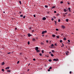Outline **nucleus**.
<instances>
[{"mask_svg":"<svg viewBox=\"0 0 74 74\" xmlns=\"http://www.w3.org/2000/svg\"><path fill=\"white\" fill-rule=\"evenodd\" d=\"M54 22H55V23H56V21H55Z\"/></svg>","mask_w":74,"mask_h":74,"instance_id":"obj_62","label":"nucleus"},{"mask_svg":"<svg viewBox=\"0 0 74 74\" xmlns=\"http://www.w3.org/2000/svg\"><path fill=\"white\" fill-rule=\"evenodd\" d=\"M51 47H54V45L52 44L50 46Z\"/></svg>","mask_w":74,"mask_h":74,"instance_id":"obj_10","label":"nucleus"},{"mask_svg":"<svg viewBox=\"0 0 74 74\" xmlns=\"http://www.w3.org/2000/svg\"><path fill=\"white\" fill-rule=\"evenodd\" d=\"M63 40H64V41H66V40H67V39H66V38H63Z\"/></svg>","mask_w":74,"mask_h":74,"instance_id":"obj_16","label":"nucleus"},{"mask_svg":"<svg viewBox=\"0 0 74 74\" xmlns=\"http://www.w3.org/2000/svg\"><path fill=\"white\" fill-rule=\"evenodd\" d=\"M54 13H56V11H54Z\"/></svg>","mask_w":74,"mask_h":74,"instance_id":"obj_47","label":"nucleus"},{"mask_svg":"<svg viewBox=\"0 0 74 74\" xmlns=\"http://www.w3.org/2000/svg\"><path fill=\"white\" fill-rule=\"evenodd\" d=\"M35 39H36V40H37V39H38V37H36Z\"/></svg>","mask_w":74,"mask_h":74,"instance_id":"obj_46","label":"nucleus"},{"mask_svg":"<svg viewBox=\"0 0 74 74\" xmlns=\"http://www.w3.org/2000/svg\"><path fill=\"white\" fill-rule=\"evenodd\" d=\"M56 31H58V30H59V29H56Z\"/></svg>","mask_w":74,"mask_h":74,"instance_id":"obj_42","label":"nucleus"},{"mask_svg":"<svg viewBox=\"0 0 74 74\" xmlns=\"http://www.w3.org/2000/svg\"><path fill=\"white\" fill-rule=\"evenodd\" d=\"M49 61L50 62H52V60L50 59V60H49Z\"/></svg>","mask_w":74,"mask_h":74,"instance_id":"obj_17","label":"nucleus"},{"mask_svg":"<svg viewBox=\"0 0 74 74\" xmlns=\"http://www.w3.org/2000/svg\"><path fill=\"white\" fill-rule=\"evenodd\" d=\"M47 18H45V17H43V18H42V20H43V21H45V20H46V19Z\"/></svg>","mask_w":74,"mask_h":74,"instance_id":"obj_6","label":"nucleus"},{"mask_svg":"<svg viewBox=\"0 0 74 74\" xmlns=\"http://www.w3.org/2000/svg\"><path fill=\"white\" fill-rule=\"evenodd\" d=\"M38 47H36L35 48V50H36V51H37V50H38Z\"/></svg>","mask_w":74,"mask_h":74,"instance_id":"obj_5","label":"nucleus"},{"mask_svg":"<svg viewBox=\"0 0 74 74\" xmlns=\"http://www.w3.org/2000/svg\"><path fill=\"white\" fill-rule=\"evenodd\" d=\"M45 8H48V6L46 5H45Z\"/></svg>","mask_w":74,"mask_h":74,"instance_id":"obj_23","label":"nucleus"},{"mask_svg":"<svg viewBox=\"0 0 74 74\" xmlns=\"http://www.w3.org/2000/svg\"><path fill=\"white\" fill-rule=\"evenodd\" d=\"M7 71H8V72H10L11 71L10 70H7Z\"/></svg>","mask_w":74,"mask_h":74,"instance_id":"obj_29","label":"nucleus"},{"mask_svg":"<svg viewBox=\"0 0 74 74\" xmlns=\"http://www.w3.org/2000/svg\"><path fill=\"white\" fill-rule=\"evenodd\" d=\"M52 52H53V53H55V51L53 50H52Z\"/></svg>","mask_w":74,"mask_h":74,"instance_id":"obj_20","label":"nucleus"},{"mask_svg":"<svg viewBox=\"0 0 74 74\" xmlns=\"http://www.w3.org/2000/svg\"><path fill=\"white\" fill-rule=\"evenodd\" d=\"M61 27H62V29H65V28H66V27L64 25H62L61 26Z\"/></svg>","mask_w":74,"mask_h":74,"instance_id":"obj_3","label":"nucleus"},{"mask_svg":"<svg viewBox=\"0 0 74 74\" xmlns=\"http://www.w3.org/2000/svg\"><path fill=\"white\" fill-rule=\"evenodd\" d=\"M68 4H70V3L69 2H67Z\"/></svg>","mask_w":74,"mask_h":74,"instance_id":"obj_55","label":"nucleus"},{"mask_svg":"<svg viewBox=\"0 0 74 74\" xmlns=\"http://www.w3.org/2000/svg\"><path fill=\"white\" fill-rule=\"evenodd\" d=\"M46 42H47V43H48V42H49V41H48V40H47L46 41Z\"/></svg>","mask_w":74,"mask_h":74,"instance_id":"obj_36","label":"nucleus"},{"mask_svg":"<svg viewBox=\"0 0 74 74\" xmlns=\"http://www.w3.org/2000/svg\"><path fill=\"white\" fill-rule=\"evenodd\" d=\"M11 53V52H8V54H10Z\"/></svg>","mask_w":74,"mask_h":74,"instance_id":"obj_41","label":"nucleus"},{"mask_svg":"<svg viewBox=\"0 0 74 74\" xmlns=\"http://www.w3.org/2000/svg\"><path fill=\"white\" fill-rule=\"evenodd\" d=\"M51 56H54V55H53V54H51Z\"/></svg>","mask_w":74,"mask_h":74,"instance_id":"obj_22","label":"nucleus"},{"mask_svg":"<svg viewBox=\"0 0 74 74\" xmlns=\"http://www.w3.org/2000/svg\"><path fill=\"white\" fill-rule=\"evenodd\" d=\"M63 11H64V12H66L67 11V10L65 9H64V10H63Z\"/></svg>","mask_w":74,"mask_h":74,"instance_id":"obj_15","label":"nucleus"},{"mask_svg":"<svg viewBox=\"0 0 74 74\" xmlns=\"http://www.w3.org/2000/svg\"><path fill=\"white\" fill-rule=\"evenodd\" d=\"M3 13H5V12H3Z\"/></svg>","mask_w":74,"mask_h":74,"instance_id":"obj_64","label":"nucleus"},{"mask_svg":"<svg viewBox=\"0 0 74 74\" xmlns=\"http://www.w3.org/2000/svg\"><path fill=\"white\" fill-rule=\"evenodd\" d=\"M64 47V45L63 44H62V45L61 46V47Z\"/></svg>","mask_w":74,"mask_h":74,"instance_id":"obj_40","label":"nucleus"},{"mask_svg":"<svg viewBox=\"0 0 74 74\" xmlns=\"http://www.w3.org/2000/svg\"><path fill=\"white\" fill-rule=\"evenodd\" d=\"M40 44H41V45H43V44H44V42H41Z\"/></svg>","mask_w":74,"mask_h":74,"instance_id":"obj_21","label":"nucleus"},{"mask_svg":"<svg viewBox=\"0 0 74 74\" xmlns=\"http://www.w3.org/2000/svg\"><path fill=\"white\" fill-rule=\"evenodd\" d=\"M19 3H20V4H22V3H21V1H19Z\"/></svg>","mask_w":74,"mask_h":74,"instance_id":"obj_18","label":"nucleus"},{"mask_svg":"<svg viewBox=\"0 0 74 74\" xmlns=\"http://www.w3.org/2000/svg\"><path fill=\"white\" fill-rule=\"evenodd\" d=\"M15 30H17V28L16 27L15 28Z\"/></svg>","mask_w":74,"mask_h":74,"instance_id":"obj_54","label":"nucleus"},{"mask_svg":"<svg viewBox=\"0 0 74 74\" xmlns=\"http://www.w3.org/2000/svg\"><path fill=\"white\" fill-rule=\"evenodd\" d=\"M57 38H59V36H57Z\"/></svg>","mask_w":74,"mask_h":74,"instance_id":"obj_38","label":"nucleus"},{"mask_svg":"<svg viewBox=\"0 0 74 74\" xmlns=\"http://www.w3.org/2000/svg\"><path fill=\"white\" fill-rule=\"evenodd\" d=\"M54 45H55V46H57V44H56V43H55L54 44Z\"/></svg>","mask_w":74,"mask_h":74,"instance_id":"obj_33","label":"nucleus"},{"mask_svg":"<svg viewBox=\"0 0 74 74\" xmlns=\"http://www.w3.org/2000/svg\"><path fill=\"white\" fill-rule=\"evenodd\" d=\"M29 29H30V30L32 29V27H29Z\"/></svg>","mask_w":74,"mask_h":74,"instance_id":"obj_50","label":"nucleus"},{"mask_svg":"<svg viewBox=\"0 0 74 74\" xmlns=\"http://www.w3.org/2000/svg\"><path fill=\"white\" fill-rule=\"evenodd\" d=\"M71 73H72L71 71L69 73L70 74H71Z\"/></svg>","mask_w":74,"mask_h":74,"instance_id":"obj_51","label":"nucleus"},{"mask_svg":"<svg viewBox=\"0 0 74 74\" xmlns=\"http://www.w3.org/2000/svg\"><path fill=\"white\" fill-rule=\"evenodd\" d=\"M64 16H66V15L64 14Z\"/></svg>","mask_w":74,"mask_h":74,"instance_id":"obj_59","label":"nucleus"},{"mask_svg":"<svg viewBox=\"0 0 74 74\" xmlns=\"http://www.w3.org/2000/svg\"><path fill=\"white\" fill-rule=\"evenodd\" d=\"M33 60H34V61H36V59H35L34 58V59H33Z\"/></svg>","mask_w":74,"mask_h":74,"instance_id":"obj_39","label":"nucleus"},{"mask_svg":"<svg viewBox=\"0 0 74 74\" xmlns=\"http://www.w3.org/2000/svg\"><path fill=\"white\" fill-rule=\"evenodd\" d=\"M63 41L62 40H60V42H62Z\"/></svg>","mask_w":74,"mask_h":74,"instance_id":"obj_25","label":"nucleus"},{"mask_svg":"<svg viewBox=\"0 0 74 74\" xmlns=\"http://www.w3.org/2000/svg\"><path fill=\"white\" fill-rule=\"evenodd\" d=\"M10 69V67L8 66V67H7V68H6L5 69V70H7V69Z\"/></svg>","mask_w":74,"mask_h":74,"instance_id":"obj_8","label":"nucleus"},{"mask_svg":"<svg viewBox=\"0 0 74 74\" xmlns=\"http://www.w3.org/2000/svg\"><path fill=\"white\" fill-rule=\"evenodd\" d=\"M48 71H50V69H48Z\"/></svg>","mask_w":74,"mask_h":74,"instance_id":"obj_57","label":"nucleus"},{"mask_svg":"<svg viewBox=\"0 0 74 74\" xmlns=\"http://www.w3.org/2000/svg\"><path fill=\"white\" fill-rule=\"evenodd\" d=\"M66 22H68L69 19H66Z\"/></svg>","mask_w":74,"mask_h":74,"instance_id":"obj_19","label":"nucleus"},{"mask_svg":"<svg viewBox=\"0 0 74 74\" xmlns=\"http://www.w3.org/2000/svg\"><path fill=\"white\" fill-rule=\"evenodd\" d=\"M49 69H52V67H50L49 68Z\"/></svg>","mask_w":74,"mask_h":74,"instance_id":"obj_44","label":"nucleus"},{"mask_svg":"<svg viewBox=\"0 0 74 74\" xmlns=\"http://www.w3.org/2000/svg\"><path fill=\"white\" fill-rule=\"evenodd\" d=\"M19 61H18L17 62V64H19Z\"/></svg>","mask_w":74,"mask_h":74,"instance_id":"obj_30","label":"nucleus"},{"mask_svg":"<svg viewBox=\"0 0 74 74\" xmlns=\"http://www.w3.org/2000/svg\"><path fill=\"white\" fill-rule=\"evenodd\" d=\"M51 19V21H53V20H54V19H53V18H52Z\"/></svg>","mask_w":74,"mask_h":74,"instance_id":"obj_37","label":"nucleus"},{"mask_svg":"<svg viewBox=\"0 0 74 74\" xmlns=\"http://www.w3.org/2000/svg\"><path fill=\"white\" fill-rule=\"evenodd\" d=\"M27 43H28V45H29V44H30V42L28 41V42Z\"/></svg>","mask_w":74,"mask_h":74,"instance_id":"obj_24","label":"nucleus"},{"mask_svg":"<svg viewBox=\"0 0 74 74\" xmlns=\"http://www.w3.org/2000/svg\"><path fill=\"white\" fill-rule=\"evenodd\" d=\"M65 53L66 55H68V54H69V53H70L69 52V51H67Z\"/></svg>","mask_w":74,"mask_h":74,"instance_id":"obj_2","label":"nucleus"},{"mask_svg":"<svg viewBox=\"0 0 74 74\" xmlns=\"http://www.w3.org/2000/svg\"><path fill=\"white\" fill-rule=\"evenodd\" d=\"M56 7L55 6H52V7H51V8L52 9H53V8H55Z\"/></svg>","mask_w":74,"mask_h":74,"instance_id":"obj_12","label":"nucleus"},{"mask_svg":"<svg viewBox=\"0 0 74 74\" xmlns=\"http://www.w3.org/2000/svg\"><path fill=\"white\" fill-rule=\"evenodd\" d=\"M29 69H28L27 70V71H29Z\"/></svg>","mask_w":74,"mask_h":74,"instance_id":"obj_58","label":"nucleus"},{"mask_svg":"<svg viewBox=\"0 0 74 74\" xmlns=\"http://www.w3.org/2000/svg\"><path fill=\"white\" fill-rule=\"evenodd\" d=\"M71 9L70 8H68V10H69V11L70 12L71 11Z\"/></svg>","mask_w":74,"mask_h":74,"instance_id":"obj_13","label":"nucleus"},{"mask_svg":"<svg viewBox=\"0 0 74 74\" xmlns=\"http://www.w3.org/2000/svg\"><path fill=\"white\" fill-rule=\"evenodd\" d=\"M68 14V12H66V13H65V14Z\"/></svg>","mask_w":74,"mask_h":74,"instance_id":"obj_49","label":"nucleus"},{"mask_svg":"<svg viewBox=\"0 0 74 74\" xmlns=\"http://www.w3.org/2000/svg\"><path fill=\"white\" fill-rule=\"evenodd\" d=\"M34 17L35 18V17H36V15H34Z\"/></svg>","mask_w":74,"mask_h":74,"instance_id":"obj_48","label":"nucleus"},{"mask_svg":"<svg viewBox=\"0 0 74 74\" xmlns=\"http://www.w3.org/2000/svg\"><path fill=\"white\" fill-rule=\"evenodd\" d=\"M20 16L21 17H23V15L22 14V15H21Z\"/></svg>","mask_w":74,"mask_h":74,"instance_id":"obj_28","label":"nucleus"},{"mask_svg":"<svg viewBox=\"0 0 74 74\" xmlns=\"http://www.w3.org/2000/svg\"><path fill=\"white\" fill-rule=\"evenodd\" d=\"M20 55H22V53H20Z\"/></svg>","mask_w":74,"mask_h":74,"instance_id":"obj_60","label":"nucleus"},{"mask_svg":"<svg viewBox=\"0 0 74 74\" xmlns=\"http://www.w3.org/2000/svg\"><path fill=\"white\" fill-rule=\"evenodd\" d=\"M32 33H33V32H34V30H32Z\"/></svg>","mask_w":74,"mask_h":74,"instance_id":"obj_53","label":"nucleus"},{"mask_svg":"<svg viewBox=\"0 0 74 74\" xmlns=\"http://www.w3.org/2000/svg\"><path fill=\"white\" fill-rule=\"evenodd\" d=\"M58 59H53V61H58Z\"/></svg>","mask_w":74,"mask_h":74,"instance_id":"obj_4","label":"nucleus"},{"mask_svg":"<svg viewBox=\"0 0 74 74\" xmlns=\"http://www.w3.org/2000/svg\"><path fill=\"white\" fill-rule=\"evenodd\" d=\"M2 71L4 72V69H2Z\"/></svg>","mask_w":74,"mask_h":74,"instance_id":"obj_35","label":"nucleus"},{"mask_svg":"<svg viewBox=\"0 0 74 74\" xmlns=\"http://www.w3.org/2000/svg\"><path fill=\"white\" fill-rule=\"evenodd\" d=\"M47 31L46 30H45V31H42V34H45V33H47Z\"/></svg>","mask_w":74,"mask_h":74,"instance_id":"obj_1","label":"nucleus"},{"mask_svg":"<svg viewBox=\"0 0 74 74\" xmlns=\"http://www.w3.org/2000/svg\"><path fill=\"white\" fill-rule=\"evenodd\" d=\"M60 3H61V4H62V3H63V2L62 1H61L60 2Z\"/></svg>","mask_w":74,"mask_h":74,"instance_id":"obj_32","label":"nucleus"},{"mask_svg":"<svg viewBox=\"0 0 74 74\" xmlns=\"http://www.w3.org/2000/svg\"><path fill=\"white\" fill-rule=\"evenodd\" d=\"M58 22H60V19H58Z\"/></svg>","mask_w":74,"mask_h":74,"instance_id":"obj_27","label":"nucleus"},{"mask_svg":"<svg viewBox=\"0 0 74 74\" xmlns=\"http://www.w3.org/2000/svg\"><path fill=\"white\" fill-rule=\"evenodd\" d=\"M28 37H30L31 36H32V35H30V34H28Z\"/></svg>","mask_w":74,"mask_h":74,"instance_id":"obj_9","label":"nucleus"},{"mask_svg":"<svg viewBox=\"0 0 74 74\" xmlns=\"http://www.w3.org/2000/svg\"><path fill=\"white\" fill-rule=\"evenodd\" d=\"M44 50H42V53H44Z\"/></svg>","mask_w":74,"mask_h":74,"instance_id":"obj_34","label":"nucleus"},{"mask_svg":"<svg viewBox=\"0 0 74 74\" xmlns=\"http://www.w3.org/2000/svg\"><path fill=\"white\" fill-rule=\"evenodd\" d=\"M42 37H44V35H42Z\"/></svg>","mask_w":74,"mask_h":74,"instance_id":"obj_61","label":"nucleus"},{"mask_svg":"<svg viewBox=\"0 0 74 74\" xmlns=\"http://www.w3.org/2000/svg\"><path fill=\"white\" fill-rule=\"evenodd\" d=\"M49 54H51V53H52V52H49Z\"/></svg>","mask_w":74,"mask_h":74,"instance_id":"obj_43","label":"nucleus"},{"mask_svg":"<svg viewBox=\"0 0 74 74\" xmlns=\"http://www.w3.org/2000/svg\"><path fill=\"white\" fill-rule=\"evenodd\" d=\"M39 55H40V56H42V53H40Z\"/></svg>","mask_w":74,"mask_h":74,"instance_id":"obj_31","label":"nucleus"},{"mask_svg":"<svg viewBox=\"0 0 74 74\" xmlns=\"http://www.w3.org/2000/svg\"><path fill=\"white\" fill-rule=\"evenodd\" d=\"M68 42H70V40H68Z\"/></svg>","mask_w":74,"mask_h":74,"instance_id":"obj_45","label":"nucleus"},{"mask_svg":"<svg viewBox=\"0 0 74 74\" xmlns=\"http://www.w3.org/2000/svg\"><path fill=\"white\" fill-rule=\"evenodd\" d=\"M23 18H25V16H23Z\"/></svg>","mask_w":74,"mask_h":74,"instance_id":"obj_56","label":"nucleus"},{"mask_svg":"<svg viewBox=\"0 0 74 74\" xmlns=\"http://www.w3.org/2000/svg\"><path fill=\"white\" fill-rule=\"evenodd\" d=\"M63 34H61V36H63Z\"/></svg>","mask_w":74,"mask_h":74,"instance_id":"obj_63","label":"nucleus"},{"mask_svg":"<svg viewBox=\"0 0 74 74\" xmlns=\"http://www.w3.org/2000/svg\"><path fill=\"white\" fill-rule=\"evenodd\" d=\"M49 48H53V47H50V46H49Z\"/></svg>","mask_w":74,"mask_h":74,"instance_id":"obj_52","label":"nucleus"},{"mask_svg":"<svg viewBox=\"0 0 74 74\" xmlns=\"http://www.w3.org/2000/svg\"><path fill=\"white\" fill-rule=\"evenodd\" d=\"M52 36L53 37H55V35H52Z\"/></svg>","mask_w":74,"mask_h":74,"instance_id":"obj_26","label":"nucleus"},{"mask_svg":"<svg viewBox=\"0 0 74 74\" xmlns=\"http://www.w3.org/2000/svg\"><path fill=\"white\" fill-rule=\"evenodd\" d=\"M1 64L2 65H4V64H5V63H4V62H3Z\"/></svg>","mask_w":74,"mask_h":74,"instance_id":"obj_14","label":"nucleus"},{"mask_svg":"<svg viewBox=\"0 0 74 74\" xmlns=\"http://www.w3.org/2000/svg\"><path fill=\"white\" fill-rule=\"evenodd\" d=\"M32 40L33 41H36V39L34 38H33Z\"/></svg>","mask_w":74,"mask_h":74,"instance_id":"obj_7","label":"nucleus"},{"mask_svg":"<svg viewBox=\"0 0 74 74\" xmlns=\"http://www.w3.org/2000/svg\"><path fill=\"white\" fill-rule=\"evenodd\" d=\"M36 52H37L38 53V52H40V50H36Z\"/></svg>","mask_w":74,"mask_h":74,"instance_id":"obj_11","label":"nucleus"}]
</instances>
